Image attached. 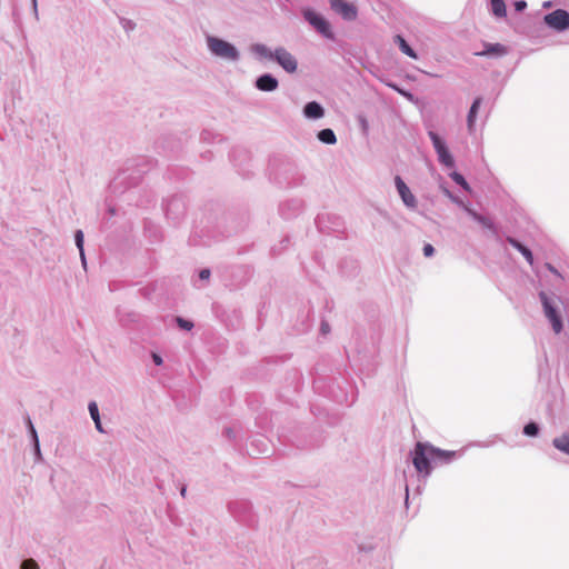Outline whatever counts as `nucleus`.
Wrapping results in <instances>:
<instances>
[{"mask_svg":"<svg viewBox=\"0 0 569 569\" xmlns=\"http://www.w3.org/2000/svg\"><path fill=\"white\" fill-rule=\"evenodd\" d=\"M303 111L306 117L312 119L321 118L323 116L322 107L315 101L307 103Z\"/></svg>","mask_w":569,"mask_h":569,"instance_id":"obj_13","label":"nucleus"},{"mask_svg":"<svg viewBox=\"0 0 569 569\" xmlns=\"http://www.w3.org/2000/svg\"><path fill=\"white\" fill-rule=\"evenodd\" d=\"M452 179H453L458 184H460L463 189H466V190H467V189L469 188V186H468V183H467L466 179H465L460 173L455 172V173L452 174Z\"/></svg>","mask_w":569,"mask_h":569,"instance_id":"obj_25","label":"nucleus"},{"mask_svg":"<svg viewBox=\"0 0 569 569\" xmlns=\"http://www.w3.org/2000/svg\"><path fill=\"white\" fill-rule=\"evenodd\" d=\"M491 10L498 18H505L507 16V9L503 0H491Z\"/></svg>","mask_w":569,"mask_h":569,"instance_id":"obj_16","label":"nucleus"},{"mask_svg":"<svg viewBox=\"0 0 569 569\" xmlns=\"http://www.w3.org/2000/svg\"><path fill=\"white\" fill-rule=\"evenodd\" d=\"M181 495L184 496L186 495V488H182L181 490Z\"/></svg>","mask_w":569,"mask_h":569,"instance_id":"obj_36","label":"nucleus"},{"mask_svg":"<svg viewBox=\"0 0 569 569\" xmlns=\"http://www.w3.org/2000/svg\"><path fill=\"white\" fill-rule=\"evenodd\" d=\"M539 428L535 422H529L523 428V433L530 437H535L538 435Z\"/></svg>","mask_w":569,"mask_h":569,"instance_id":"obj_22","label":"nucleus"},{"mask_svg":"<svg viewBox=\"0 0 569 569\" xmlns=\"http://www.w3.org/2000/svg\"><path fill=\"white\" fill-rule=\"evenodd\" d=\"M507 241L513 247L516 248L517 250H519L521 252V254L525 257V259L528 261V263L530 266L533 264V256H532V252L527 248L525 247L522 243H520L518 240L513 239V238H508Z\"/></svg>","mask_w":569,"mask_h":569,"instance_id":"obj_12","label":"nucleus"},{"mask_svg":"<svg viewBox=\"0 0 569 569\" xmlns=\"http://www.w3.org/2000/svg\"><path fill=\"white\" fill-rule=\"evenodd\" d=\"M20 569H39V566L33 559H27L22 561Z\"/></svg>","mask_w":569,"mask_h":569,"instance_id":"obj_24","label":"nucleus"},{"mask_svg":"<svg viewBox=\"0 0 569 569\" xmlns=\"http://www.w3.org/2000/svg\"><path fill=\"white\" fill-rule=\"evenodd\" d=\"M256 86L261 91H273L278 88V80L270 74H263L257 79Z\"/></svg>","mask_w":569,"mask_h":569,"instance_id":"obj_9","label":"nucleus"},{"mask_svg":"<svg viewBox=\"0 0 569 569\" xmlns=\"http://www.w3.org/2000/svg\"><path fill=\"white\" fill-rule=\"evenodd\" d=\"M273 60H276L289 73L297 71L298 62L296 58L284 48H277L274 50Z\"/></svg>","mask_w":569,"mask_h":569,"instance_id":"obj_6","label":"nucleus"},{"mask_svg":"<svg viewBox=\"0 0 569 569\" xmlns=\"http://www.w3.org/2000/svg\"><path fill=\"white\" fill-rule=\"evenodd\" d=\"M481 101H482V99L480 97H478V98L475 99V101L472 102V104L470 107V110H469V113H468V118H467L469 131L473 130L475 122H476V119H477V113H478V110L480 108Z\"/></svg>","mask_w":569,"mask_h":569,"instance_id":"obj_11","label":"nucleus"},{"mask_svg":"<svg viewBox=\"0 0 569 569\" xmlns=\"http://www.w3.org/2000/svg\"><path fill=\"white\" fill-rule=\"evenodd\" d=\"M330 6L335 12L346 20H355L357 18L358 10L352 3L345 0H330Z\"/></svg>","mask_w":569,"mask_h":569,"instance_id":"obj_7","label":"nucleus"},{"mask_svg":"<svg viewBox=\"0 0 569 569\" xmlns=\"http://www.w3.org/2000/svg\"><path fill=\"white\" fill-rule=\"evenodd\" d=\"M397 190L403 201V203L409 208H416L417 207V200L416 197L411 193L408 186L403 182V180L397 176L395 179Z\"/></svg>","mask_w":569,"mask_h":569,"instance_id":"obj_8","label":"nucleus"},{"mask_svg":"<svg viewBox=\"0 0 569 569\" xmlns=\"http://www.w3.org/2000/svg\"><path fill=\"white\" fill-rule=\"evenodd\" d=\"M508 52L507 48L500 43H487L485 44V50L478 52V56H505Z\"/></svg>","mask_w":569,"mask_h":569,"instance_id":"obj_10","label":"nucleus"},{"mask_svg":"<svg viewBox=\"0 0 569 569\" xmlns=\"http://www.w3.org/2000/svg\"><path fill=\"white\" fill-rule=\"evenodd\" d=\"M473 217L480 222L482 223L485 227L487 228H492V223L490 222V220L477 214V213H473Z\"/></svg>","mask_w":569,"mask_h":569,"instance_id":"obj_27","label":"nucleus"},{"mask_svg":"<svg viewBox=\"0 0 569 569\" xmlns=\"http://www.w3.org/2000/svg\"><path fill=\"white\" fill-rule=\"evenodd\" d=\"M545 22L552 29L562 31L569 28V13L558 9L545 16Z\"/></svg>","mask_w":569,"mask_h":569,"instance_id":"obj_5","label":"nucleus"},{"mask_svg":"<svg viewBox=\"0 0 569 569\" xmlns=\"http://www.w3.org/2000/svg\"><path fill=\"white\" fill-rule=\"evenodd\" d=\"M305 19L323 37L331 39L333 37L329 22L311 9L303 10Z\"/></svg>","mask_w":569,"mask_h":569,"instance_id":"obj_3","label":"nucleus"},{"mask_svg":"<svg viewBox=\"0 0 569 569\" xmlns=\"http://www.w3.org/2000/svg\"><path fill=\"white\" fill-rule=\"evenodd\" d=\"M76 244L80 251V257L82 260L83 266H86V258H84V251H83V232L81 230H78L74 234Z\"/></svg>","mask_w":569,"mask_h":569,"instance_id":"obj_20","label":"nucleus"},{"mask_svg":"<svg viewBox=\"0 0 569 569\" xmlns=\"http://www.w3.org/2000/svg\"><path fill=\"white\" fill-rule=\"evenodd\" d=\"M439 156V160L447 167L453 166V158L448 151L447 147L442 148L441 150L437 151Z\"/></svg>","mask_w":569,"mask_h":569,"instance_id":"obj_19","label":"nucleus"},{"mask_svg":"<svg viewBox=\"0 0 569 569\" xmlns=\"http://www.w3.org/2000/svg\"><path fill=\"white\" fill-rule=\"evenodd\" d=\"M177 323L180 328L184 330H191L193 327V323L191 321L184 320L182 318H177Z\"/></svg>","mask_w":569,"mask_h":569,"instance_id":"obj_26","label":"nucleus"},{"mask_svg":"<svg viewBox=\"0 0 569 569\" xmlns=\"http://www.w3.org/2000/svg\"><path fill=\"white\" fill-rule=\"evenodd\" d=\"M555 448L569 455V433H563L552 440Z\"/></svg>","mask_w":569,"mask_h":569,"instance_id":"obj_14","label":"nucleus"},{"mask_svg":"<svg viewBox=\"0 0 569 569\" xmlns=\"http://www.w3.org/2000/svg\"><path fill=\"white\" fill-rule=\"evenodd\" d=\"M208 47L212 51V53H214L218 57L229 60H236L238 58L237 49L224 40L209 37Z\"/></svg>","mask_w":569,"mask_h":569,"instance_id":"obj_2","label":"nucleus"},{"mask_svg":"<svg viewBox=\"0 0 569 569\" xmlns=\"http://www.w3.org/2000/svg\"><path fill=\"white\" fill-rule=\"evenodd\" d=\"M526 7H527V2H526V1H523V0H520V1H516V2H515V9H516L517 11H522L523 9H526Z\"/></svg>","mask_w":569,"mask_h":569,"instance_id":"obj_29","label":"nucleus"},{"mask_svg":"<svg viewBox=\"0 0 569 569\" xmlns=\"http://www.w3.org/2000/svg\"><path fill=\"white\" fill-rule=\"evenodd\" d=\"M89 411L93 421L100 419L98 406L94 401L89 403Z\"/></svg>","mask_w":569,"mask_h":569,"instance_id":"obj_23","label":"nucleus"},{"mask_svg":"<svg viewBox=\"0 0 569 569\" xmlns=\"http://www.w3.org/2000/svg\"><path fill=\"white\" fill-rule=\"evenodd\" d=\"M318 139L328 144H333L337 141L336 134L331 129H322L318 132Z\"/></svg>","mask_w":569,"mask_h":569,"instance_id":"obj_17","label":"nucleus"},{"mask_svg":"<svg viewBox=\"0 0 569 569\" xmlns=\"http://www.w3.org/2000/svg\"><path fill=\"white\" fill-rule=\"evenodd\" d=\"M200 279L207 280L210 277V270L209 269H202L199 273Z\"/></svg>","mask_w":569,"mask_h":569,"instance_id":"obj_30","label":"nucleus"},{"mask_svg":"<svg viewBox=\"0 0 569 569\" xmlns=\"http://www.w3.org/2000/svg\"><path fill=\"white\" fill-rule=\"evenodd\" d=\"M152 359H153L154 363L158 365V366H160L162 363L161 357L159 355H157V353L152 355Z\"/></svg>","mask_w":569,"mask_h":569,"instance_id":"obj_33","label":"nucleus"},{"mask_svg":"<svg viewBox=\"0 0 569 569\" xmlns=\"http://www.w3.org/2000/svg\"><path fill=\"white\" fill-rule=\"evenodd\" d=\"M252 51L256 52L257 54H259L263 58L270 59V60H273V58H274V51L272 52L264 44H260V43L254 44L252 47Z\"/></svg>","mask_w":569,"mask_h":569,"instance_id":"obj_18","label":"nucleus"},{"mask_svg":"<svg viewBox=\"0 0 569 569\" xmlns=\"http://www.w3.org/2000/svg\"><path fill=\"white\" fill-rule=\"evenodd\" d=\"M29 425H30V429H31V432H32L33 437L37 439L36 430H34L33 425L31 423V421H29Z\"/></svg>","mask_w":569,"mask_h":569,"instance_id":"obj_35","label":"nucleus"},{"mask_svg":"<svg viewBox=\"0 0 569 569\" xmlns=\"http://www.w3.org/2000/svg\"><path fill=\"white\" fill-rule=\"evenodd\" d=\"M329 331H330V327H329V325H328V323H326V322H322V323H321V332H322L323 335H327Z\"/></svg>","mask_w":569,"mask_h":569,"instance_id":"obj_32","label":"nucleus"},{"mask_svg":"<svg viewBox=\"0 0 569 569\" xmlns=\"http://www.w3.org/2000/svg\"><path fill=\"white\" fill-rule=\"evenodd\" d=\"M547 269L552 272L553 274H556L557 277L561 278V274L558 272V270L550 263H547L546 264Z\"/></svg>","mask_w":569,"mask_h":569,"instance_id":"obj_31","label":"nucleus"},{"mask_svg":"<svg viewBox=\"0 0 569 569\" xmlns=\"http://www.w3.org/2000/svg\"><path fill=\"white\" fill-rule=\"evenodd\" d=\"M94 425H96V428H97L100 432H103V429H102V425H101L100 419L94 420Z\"/></svg>","mask_w":569,"mask_h":569,"instance_id":"obj_34","label":"nucleus"},{"mask_svg":"<svg viewBox=\"0 0 569 569\" xmlns=\"http://www.w3.org/2000/svg\"><path fill=\"white\" fill-rule=\"evenodd\" d=\"M453 455L452 451H442L422 442H417L412 451V463L419 473L428 476L431 471L429 456L450 459Z\"/></svg>","mask_w":569,"mask_h":569,"instance_id":"obj_1","label":"nucleus"},{"mask_svg":"<svg viewBox=\"0 0 569 569\" xmlns=\"http://www.w3.org/2000/svg\"><path fill=\"white\" fill-rule=\"evenodd\" d=\"M395 41L398 43L399 49L410 58L417 59L416 52L407 43V41L401 36H396Z\"/></svg>","mask_w":569,"mask_h":569,"instance_id":"obj_15","label":"nucleus"},{"mask_svg":"<svg viewBox=\"0 0 569 569\" xmlns=\"http://www.w3.org/2000/svg\"><path fill=\"white\" fill-rule=\"evenodd\" d=\"M433 252H435V249H433V247L430 243L425 244V247H423V254L426 257H431L433 254Z\"/></svg>","mask_w":569,"mask_h":569,"instance_id":"obj_28","label":"nucleus"},{"mask_svg":"<svg viewBox=\"0 0 569 569\" xmlns=\"http://www.w3.org/2000/svg\"><path fill=\"white\" fill-rule=\"evenodd\" d=\"M429 136H430V139L433 143L436 151H439L446 147L445 142L440 139V137L437 133L430 132Z\"/></svg>","mask_w":569,"mask_h":569,"instance_id":"obj_21","label":"nucleus"},{"mask_svg":"<svg viewBox=\"0 0 569 569\" xmlns=\"http://www.w3.org/2000/svg\"><path fill=\"white\" fill-rule=\"evenodd\" d=\"M539 297L543 307L545 316L551 322L553 331L556 333H560L562 330V321L556 308L551 305L548 296L545 292H540Z\"/></svg>","mask_w":569,"mask_h":569,"instance_id":"obj_4","label":"nucleus"}]
</instances>
